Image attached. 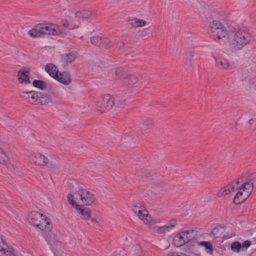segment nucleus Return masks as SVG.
Returning <instances> with one entry per match:
<instances>
[{"instance_id":"1","label":"nucleus","mask_w":256,"mask_h":256,"mask_svg":"<svg viewBox=\"0 0 256 256\" xmlns=\"http://www.w3.org/2000/svg\"><path fill=\"white\" fill-rule=\"evenodd\" d=\"M62 28L53 23H39L28 31L29 35L34 38H40L44 34L57 36L62 33Z\"/></svg>"},{"instance_id":"2","label":"nucleus","mask_w":256,"mask_h":256,"mask_svg":"<svg viewBox=\"0 0 256 256\" xmlns=\"http://www.w3.org/2000/svg\"><path fill=\"white\" fill-rule=\"evenodd\" d=\"M236 34L232 40V44L235 50H241L244 46L248 44L251 40V36L247 28L238 26H234Z\"/></svg>"},{"instance_id":"3","label":"nucleus","mask_w":256,"mask_h":256,"mask_svg":"<svg viewBox=\"0 0 256 256\" xmlns=\"http://www.w3.org/2000/svg\"><path fill=\"white\" fill-rule=\"evenodd\" d=\"M45 70L52 78L64 85H68L71 82L70 73L68 72H60L57 66L52 63L46 64Z\"/></svg>"},{"instance_id":"4","label":"nucleus","mask_w":256,"mask_h":256,"mask_svg":"<svg viewBox=\"0 0 256 256\" xmlns=\"http://www.w3.org/2000/svg\"><path fill=\"white\" fill-rule=\"evenodd\" d=\"M253 183L246 182L239 188L238 192L234 198V203L236 204H240L246 200L250 195L253 190Z\"/></svg>"},{"instance_id":"5","label":"nucleus","mask_w":256,"mask_h":256,"mask_svg":"<svg viewBox=\"0 0 256 256\" xmlns=\"http://www.w3.org/2000/svg\"><path fill=\"white\" fill-rule=\"evenodd\" d=\"M114 98L110 94L102 95L97 104V109L101 112L108 111L114 105Z\"/></svg>"},{"instance_id":"6","label":"nucleus","mask_w":256,"mask_h":256,"mask_svg":"<svg viewBox=\"0 0 256 256\" xmlns=\"http://www.w3.org/2000/svg\"><path fill=\"white\" fill-rule=\"evenodd\" d=\"M77 196L80 197L82 204L84 206H90L95 201L94 194L90 193L86 189H80L76 193Z\"/></svg>"},{"instance_id":"7","label":"nucleus","mask_w":256,"mask_h":256,"mask_svg":"<svg viewBox=\"0 0 256 256\" xmlns=\"http://www.w3.org/2000/svg\"><path fill=\"white\" fill-rule=\"evenodd\" d=\"M189 234V232L184 231L174 236L173 239L174 244L176 247H180L185 243L190 240L188 235Z\"/></svg>"},{"instance_id":"8","label":"nucleus","mask_w":256,"mask_h":256,"mask_svg":"<svg viewBox=\"0 0 256 256\" xmlns=\"http://www.w3.org/2000/svg\"><path fill=\"white\" fill-rule=\"evenodd\" d=\"M77 53L72 52L62 54L61 56V60L64 67H66L71 64L77 58Z\"/></svg>"},{"instance_id":"9","label":"nucleus","mask_w":256,"mask_h":256,"mask_svg":"<svg viewBox=\"0 0 256 256\" xmlns=\"http://www.w3.org/2000/svg\"><path fill=\"white\" fill-rule=\"evenodd\" d=\"M38 228L43 231L46 232L48 230H52L53 225L50 220L46 217H42L40 222L36 226Z\"/></svg>"},{"instance_id":"10","label":"nucleus","mask_w":256,"mask_h":256,"mask_svg":"<svg viewBox=\"0 0 256 256\" xmlns=\"http://www.w3.org/2000/svg\"><path fill=\"white\" fill-rule=\"evenodd\" d=\"M42 217H46V216L35 210L31 212L28 214L30 223L34 226H37Z\"/></svg>"},{"instance_id":"11","label":"nucleus","mask_w":256,"mask_h":256,"mask_svg":"<svg viewBox=\"0 0 256 256\" xmlns=\"http://www.w3.org/2000/svg\"><path fill=\"white\" fill-rule=\"evenodd\" d=\"M42 236L48 244L50 246V248L52 250L53 244L56 240V235L52 232V230H48L42 232Z\"/></svg>"},{"instance_id":"12","label":"nucleus","mask_w":256,"mask_h":256,"mask_svg":"<svg viewBox=\"0 0 256 256\" xmlns=\"http://www.w3.org/2000/svg\"><path fill=\"white\" fill-rule=\"evenodd\" d=\"M29 74V70H26L24 68L20 70L18 74L20 82L21 84L24 82L30 84V80Z\"/></svg>"},{"instance_id":"13","label":"nucleus","mask_w":256,"mask_h":256,"mask_svg":"<svg viewBox=\"0 0 256 256\" xmlns=\"http://www.w3.org/2000/svg\"><path fill=\"white\" fill-rule=\"evenodd\" d=\"M33 161L35 164L38 166H45L48 164L49 162L47 158L40 153L35 154Z\"/></svg>"},{"instance_id":"14","label":"nucleus","mask_w":256,"mask_h":256,"mask_svg":"<svg viewBox=\"0 0 256 256\" xmlns=\"http://www.w3.org/2000/svg\"><path fill=\"white\" fill-rule=\"evenodd\" d=\"M51 102L52 97L49 94L40 92V96L38 94V98L36 105H46Z\"/></svg>"},{"instance_id":"15","label":"nucleus","mask_w":256,"mask_h":256,"mask_svg":"<svg viewBox=\"0 0 256 256\" xmlns=\"http://www.w3.org/2000/svg\"><path fill=\"white\" fill-rule=\"evenodd\" d=\"M222 25L220 22H218L216 23L213 22V24H212L210 26V29L212 32H217L218 34L219 32L220 31L221 32V34H223L222 36L225 37V34H227V32L226 30H222Z\"/></svg>"},{"instance_id":"16","label":"nucleus","mask_w":256,"mask_h":256,"mask_svg":"<svg viewBox=\"0 0 256 256\" xmlns=\"http://www.w3.org/2000/svg\"><path fill=\"white\" fill-rule=\"evenodd\" d=\"M176 222L175 220H172L170 222L166 225L161 226L156 230V232L160 234H164L169 232L172 228L174 227Z\"/></svg>"},{"instance_id":"17","label":"nucleus","mask_w":256,"mask_h":256,"mask_svg":"<svg viewBox=\"0 0 256 256\" xmlns=\"http://www.w3.org/2000/svg\"><path fill=\"white\" fill-rule=\"evenodd\" d=\"M94 14L92 11L88 10H80L75 13L76 18H82L83 20L92 18Z\"/></svg>"},{"instance_id":"18","label":"nucleus","mask_w":256,"mask_h":256,"mask_svg":"<svg viewBox=\"0 0 256 256\" xmlns=\"http://www.w3.org/2000/svg\"><path fill=\"white\" fill-rule=\"evenodd\" d=\"M239 179H236L234 182H233L231 184L228 185L227 187H230L231 190L230 189L228 190H225L222 191V192H218V196L220 194L223 195V196H226L228 194H229L232 192H234L236 189L238 188V186H239Z\"/></svg>"},{"instance_id":"19","label":"nucleus","mask_w":256,"mask_h":256,"mask_svg":"<svg viewBox=\"0 0 256 256\" xmlns=\"http://www.w3.org/2000/svg\"><path fill=\"white\" fill-rule=\"evenodd\" d=\"M76 208L78 210V212L81 214L82 217L83 219L88 220L90 218L92 211L90 208H82L80 206V207H76Z\"/></svg>"},{"instance_id":"20","label":"nucleus","mask_w":256,"mask_h":256,"mask_svg":"<svg viewBox=\"0 0 256 256\" xmlns=\"http://www.w3.org/2000/svg\"><path fill=\"white\" fill-rule=\"evenodd\" d=\"M225 228L226 226L224 224H220L213 228L211 232L215 238H219L224 232Z\"/></svg>"},{"instance_id":"21","label":"nucleus","mask_w":256,"mask_h":256,"mask_svg":"<svg viewBox=\"0 0 256 256\" xmlns=\"http://www.w3.org/2000/svg\"><path fill=\"white\" fill-rule=\"evenodd\" d=\"M197 244L200 246H202L204 247V250L212 254L213 253V246L208 241H202L198 242Z\"/></svg>"},{"instance_id":"22","label":"nucleus","mask_w":256,"mask_h":256,"mask_svg":"<svg viewBox=\"0 0 256 256\" xmlns=\"http://www.w3.org/2000/svg\"><path fill=\"white\" fill-rule=\"evenodd\" d=\"M214 58L218 66H221L224 69L230 68L228 61L226 58H216L215 56H214Z\"/></svg>"},{"instance_id":"23","label":"nucleus","mask_w":256,"mask_h":256,"mask_svg":"<svg viewBox=\"0 0 256 256\" xmlns=\"http://www.w3.org/2000/svg\"><path fill=\"white\" fill-rule=\"evenodd\" d=\"M0 256H15L14 250L9 248L7 244L0 250Z\"/></svg>"},{"instance_id":"24","label":"nucleus","mask_w":256,"mask_h":256,"mask_svg":"<svg viewBox=\"0 0 256 256\" xmlns=\"http://www.w3.org/2000/svg\"><path fill=\"white\" fill-rule=\"evenodd\" d=\"M100 48L102 49H110L113 45L112 41L107 38H102Z\"/></svg>"},{"instance_id":"25","label":"nucleus","mask_w":256,"mask_h":256,"mask_svg":"<svg viewBox=\"0 0 256 256\" xmlns=\"http://www.w3.org/2000/svg\"><path fill=\"white\" fill-rule=\"evenodd\" d=\"M32 85L40 90H45L47 88V83L42 80H34Z\"/></svg>"},{"instance_id":"26","label":"nucleus","mask_w":256,"mask_h":256,"mask_svg":"<svg viewBox=\"0 0 256 256\" xmlns=\"http://www.w3.org/2000/svg\"><path fill=\"white\" fill-rule=\"evenodd\" d=\"M9 157L6 155L4 150L0 147V164H7L9 162Z\"/></svg>"},{"instance_id":"27","label":"nucleus","mask_w":256,"mask_h":256,"mask_svg":"<svg viewBox=\"0 0 256 256\" xmlns=\"http://www.w3.org/2000/svg\"><path fill=\"white\" fill-rule=\"evenodd\" d=\"M38 94L40 96V92L33 91V92L31 94L30 98H28V102L36 105Z\"/></svg>"},{"instance_id":"28","label":"nucleus","mask_w":256,"mask_h":256,"mask_svg":"<svg viewBox=\"0 0 256 256\" xmlns=\"http://www.w3.org/2000/svg\"><path fill=\"white\" fill-rule=\"evenodd\" d=\"M124 80L126 82L128 83V85L131 86L138 82V78L134 75H130L126 77Z\"/></svg>"},{"instance_id":"29","label":"nucleus","mask_w":256,"mask_h":256,"mask_svg":"<svg viewBox=\"0 0 256 256\" xmlns=\"http://www.w3.org/2000/svg\"><path fill=\"white\" fill-rule=\"evenodd\" d=\"M231 250L235 252H240L242 250V246L240 243L238 242H234L231 244Z\"/></svg>"},{"instance_id":"30","label":"nucleus","mask_w":256,"mask_h":256,"mask_svg":"<svg viewBox=\"0 0 256 256\" xmlns=\"http://www.w3.org/2000/svg\"><path fill=\"white\" fill-rule=\"evenodd\" d=\"M102 38V37L98 36L92 37L90 38V42L92 44L98 46L100 48V44H102L100 42Z\"/></svg>"},{"instance_id":"31","label":"nucleus","mask_w":256,"mask_h":256,"mask_svg":"<svg viewBox=\"0 0 256 256\" xmlns=\"http://www.w3.org/2000/svg\"><path fill=\"white\" fill-rule=\"evenodd\" d=\"M74 196L72 194H68V201L69 204L72 205L73 207L76 208V207H80V205L78 204L77 202L74 200Z\"/></svg>"},{"instance_id":"32","label":"nucleus","mask_w":256,"mask_h":256,"mask_svg":"<svg viewBox=\"0 0 256 256\" xmlns=\"http://www.w3.org/2000/svg\"><path fill=\"white\" fill-rule=\"evenodd\" d=\"M134 26L141 27L144 26L146 24V22L142 20L135 19L134 24L131 23Z\"/></svg>"},{"instance_id":"33","label":"nucleus","mask_w":256,"mask_h":256,"mask_svg":"<svg viewBox=\"0 0 256 256\" xmlns=\"http://www.w3.org/2000/svg\"><path fill=\"white\" fill-rule=\"evenodd\" d=\"M252 244V242L249 240H245L242 244V250L244 251Z\"/></svg>"},{"instance_id":"34","label":"nucleus","mask_w":256,"mask_h":256,"mask_svg":"<svg viewBox=\"0 0 256 256\" xmlns=\"http://www.w3.org/2000/svg\"><path fill=\"white\" fill-rule=\"evenodd\" d=\"M153 123L152 120H144V122L142 124L143 126H146L148 127V128H151L152 126Z\"/></svg>"},{"instance_id":"35","label":"nucleus","mask_w":256,"mask_h":256,"mask_svg":"<svg viewBox=\"0 0 256 256\" xmlns=\"http://www.w3.org/2000/svg\"><path fill=\"white\" fill-rule=\"evenodd\" d=\"M138 208V206H135V208H133V210L135 212H137V208ZM138 216L140 218L142 217L143 218H144V217L146 216L144 214L142 213V210H138Z\"/></svg>"},{"instance_id":"36","label":"nucleus","mask_w":256,"mask_h":256,"mask_svg":"<svg viewBox=\"0 0 256 256\" xmlns=\"http://www.w3.org/2000/svg\"><path fill=\"white\" fill-rule=\"evenodd\" d=\"M33 92V91L30 92H22V93L26 94L24 96V97L26 98L27 99L28 102V98H30L31 94Z\"/></svg>"},{"instance_id":"37","label":"nucleus","mask_w":256,"mask_h":256,"mask_svg":"<svg viewBox=\"0 0 256 256\" xmlns=\"http://www.w3.org/2000/svg\"><path fill=\"white\" fill-rule=\"evenodd\" d=\"M61 22L64 27H65L66 28H70V24H69V22L68 20H66V19L62 20L61 21Z\"/></svg>"},{"instance_id":"38","label":"nucleus","mask_w":256,"mask_h":256,"mask_svg":"<svg viewBox=\"0 0 256 256\" xmlns=\"http://www.w3.org/2000/svg\"><path fill=\"white\" fill-rule=\"evenodd\" d=\"M167 256H187V255H186L183 254H178L177 252H170L168 254Z\"/></svg>"},{"instance_id":"39","label":"nucleus","mask_w":256,"mask_h":256,"mask_svg":"<svg viewBox=\"0 0 256 256\" xmlns=\"http://www.w3.org/2000/svg\"><path fill=\"white\" fill-rule=\"evenodd\" d=\"M122 72H123L122 70L120 68H117L115 71V73H116V75L119 76H120V75H122Z\"/></svg>"},{"instance_id":"40","label":"nucleus","mask_w":256,"mask_h":256,"mask_svg":"<svg viewBox=\"0 0 256 256\" xmlns=\"http://www.w3.org/2000/svg\"><path fill=\"white\" fill-rule=\"evenodd\" d=\"M6 244H5L4 242H0V250H1V248H2L4 247H5V246Z\"/></svg>"},{"instance_id":"41","label":"nucleus","mask_w":256,"mask_h":256,"mask_svg":"<svg viewBox=\"0 0 256 256\" xmlns=\"http://www.w3.org/2000/svg\"><path fill=\"white\" fill-rule=\"evenodd\" d=\"M119 44H120V48L124 47V43L123 42H120Z\"/></svg>"},{"instance_id":"42","label":"nucleus","mask_w":256,"mask_h":256,"mask_svg":"<svg viewBox=\"0 0 256 256\" xmlns=\"http://www.w3.org/2000/svg\"><path fill=\"white\" fill-rule=\"evenodd\" d=\"M225 190H228V189H230V190H231V188L230 187H227V186H226L224 187Z\"/></svg>"},{"instance_id":"43","label":"nucleus","mask_w":256,"mask_h":256,"mask_svg":"<svg viewBox=\"0 0 256 256\" xmlns=\"http://www.w3.org/2000/svg\"><path fill=\"white\" fill-rule=\"evenodd\" d=\"M252 120H252V118L250 119V120H248V123H249L250 124H252Z\"/></svg>"},{"instance_id":"44","label":"nucleus","mask_w":256,"mask_h":256,"mask_svg":"<svg viewBox=\"0 0 256 256\" xmlns=\"http://www.w3.org/2000/svg\"><path fill=\"white\" fill-rule=\"evenodd\" d=\"M218 38H219V39H220V35H218Z\"/></svg>"}]
</instances>
